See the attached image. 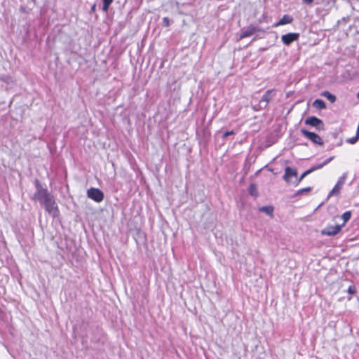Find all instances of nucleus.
<instances>
[{"instance_id": "423d86ee", "label": "nucleus", "mask_w": 359, "mask_h": 359, "mask_svg": "<svg viewBox=\"0 0 359 359\" xmlns=\"http://www.w3.org/2000/svg\"><path fill=\"white\" fill-rule=\"evenodd\" d=\"M305 123L315 127L317 130H323L324 123L323 121L316 116H309L305 120Z\"/></svg>"}, {"instance_id": "bb28decb", "label": "nucleus", "mask_w": 359, "mask_h": 359, "mask_svg": "<svg viewBox=\"0 0 359 359\" xmlns=\"http://www.w3.org/2000/svg\"><path fill=\"white\" fill-rule=\"evenodd\" d=\"M302 1L306 4H311L313 3V0H302Z\"/></svg>"}, {"instance_id": "4be33fe9", "label": "nucleus", "mask_w": 359, "mask_h": 359, "mask_svg": "<svg viewBox=\"0 0 359 359\" xmlns=\"http://www.w3.org/2000/svg\"><path fill=\"white\" fill-rule=\"evenodd\" d=\"M249 193L252 196H257V187L255 184H250L249 188Z\"/></svg>"}, {"instance_id": "f03ea898", "label": "nucleus", "mask_w": 359, "mask_h": 359, "mask_svg": "<svg viewBox=\"0 0 359 359\" xmlns=\"http://www.w3.org/2000/svg\"><path fill=\"white\" fill-rule=\"evenodd\" d=\"M42 204L44 205L46 210L53 217L59 215V210L55 201L53 196H50Z\"/></svg>"}, {"instance_id": "b1692460", "label": "nucleus", "mask_w": 359, "mask_h": 359, "mask_svg": "<svg viewBox=\"0 0 359 359\" xmlns=\"http://www.w3.org/2000/svg\"><path fill=\"white\" fill-rule=\"evenodd\" d=\"M163 26H165V27L170 26V20L168 17H164L163 18Z\"/></svg>"}, {"instance_id": "9b49d317", "label": "nucleus", "mask_w": 359, "mask_h": 359, "mask_svg": "<svg viewBox=\"0 0 359 359\" xmlns=\"http://www.w3.org/2000/svg\"><path fill=\"white\" fill-rule=\"evenodd\" d=\"M292 18L289 15H284L282 18L276 23V26L284 25L292 22Z\"/></svg>"}, {"instance_id": "5701e85b", "label": "nucleus", "mask_w": 359, "mask_h": 359, "mask_svg": "<svg viewBox=\"0 0 359 359\" xmlns=\"http://www.w3.org/2000/svg\"><path fill=\"white\" fill-rule=\"evenodd\" d=\"M311 190V188L310 187L298 190L297 194H304V193H308Z\"/></svg>"}, {"instance_id": "c85d7f7f", "label": "nucleus", "mask_w": 359, "mask_h": 359, "mask_svg": "<svg viewBox=\"0 0 359 359\" xmlns=\"http://www.w3.org/2000/svg\"><path fill=\"white\" fill-rule=\"evenodd\" d=\"M357 97H358L359 98V93H358V95H357Z\"/></svg>"}, {"instance_id": "393cba45", "label": "nucleus", "mask_w": 359, "mask_h": 359, "mask_svg": "<svg viewBox=\"0 0 359 359\" xmlns=\"http://www.w3.org/2000/svg\"><path fill=\"white\" fill-rule=\"evenodd\" d=\"M348 292L351 294H353L356 292L355 288L353 286H349L348 288Z\"/></svg>"}, {"instance_id": "a211bd4d", "label": "nucleus", "mask_w": 359, "mask_h": 359, "mask_svg": "<svg viewBox=\"0 0 359 359\" xmlns=\"http://www.w3.org/2000/svg\"><path fill=\"white\" fill-rule=\"evenodd\" d=\"M351 217V212L350 211L345 212L342 215L341 218L344 220V223L341 226H344L350 219Z\"/></svg>"}, {"instance_id": "cd10ccee", "label": "nucleus", "mask_w": 359, "mask_h": 359, "mask_svg": "<svg viewBox=\"0 0 359 359\" xmlns=\"http://www.w3.org/2000/svg\"><path fill=\"white\" fill-rule=\"evenodd\" d=\"M95 5L94 4L92 7H91V11H94L95 10Z\"/></svg>"}, {"instance_id": "6ab92c4d", "label": "nucleus", "mask_w": 359, "mask_h": 359, "mask_svg": "<svg viewBox=\"0 0 359 359\" xmlns=\"http://www.w3.org/2000/svg\"><path fill=\"white\" fill-rule=\"evenodd\" d=\"M114 0H102L103 1V7L102 11L107 12L109 9L110 4L113 2Z\"/></svg>"}, {"instance_id": "1a4fd4ad", "label": "nucleus", "mask_w": 359, "mask_h": 359, "mask_svg": "<svg viewBox=\"0 0 359 359\" xmlns=\"http://www.w3.org/2000/svg\"><path fill=\"white\" fill-rule=\"evenodd\" d=\"M299 37V34L298 33H288L281 36V41L285 45L289 46L292 42L297 41Z\"/></svg>"}, {"instance_id": "412c9836", "label": "nucleus", "mask_w": 359, "mask_h": 359, "mask_svg": "<svg viewBox=\"0 0 359 359\" xmlns=\"http://www.w3.org/2000/svg\"><path fill=\"white\" fill-rule=\"evenodd\" d=\"M347 177V173L344 172L338 180L337 184H340L343 187Z\"/></svg>"}, {"instance_id": "9d476101", "label": "nucleus", "mask_w": 359, "mask_h": 359, "mask_svg": "<svg viewBox=\"0 0 359 359\" xmlns=\"http://www.w3.org/2000/svg\"><path fill=\"white\" fill-rule=\"evenodd\" d=\"M256 32V29L254 27L250 26L245 30L243 31L240 38L243 39L245 37H248L254 34Z\"/></svg>"}, {"instance_id": "f257e3e1", "label": "nucleus", "mask_w": 359, "mask_h": 359, "mask_svg": "<svg viewBox=\"0 0 359 359\" xmlns=\"http://www.w3.org/2000/svg\"><path fill=\"white\" fill-rule=\"evenodd\" d=\"M35 186L36 188V191L33 196L34 200H37L42 203L44 201L46 200L48 197L52 196L48 191L47 189H44L42 187L41 183L38 180H35Z\"/></svg>"}, {"instance_id": "f8f14e48", "label": "nucleus", "mask_w": 359, "mask_h": 359, "mask_svg": "<svg viewBox=\"0 0 359 359\" xmlns=\"http://www.w3.org/2000/svg\"><path fill=\"white\" fill-rule=\"evenodd\" d=\"M334 159V156H332V157H330L329 158L326 159L324 162H323L322 163H320L314 167H312L311 168L309 169V170H311V173L317 170H319L320 168H322L323 166H325V165L328 164L330 161H332V160Z\"/></svg>"}, {"instance_id": "6e6552de", "label": "nucleus", "mask_w": 359, "mask_h": 359, "mask_svg": "<svg viewBox=\"0 0 359 359\" xmlns=\"http://www.w3.org/2000/svg\"><path fill=\"white\" fill-rule=\"evenodd\" d=\"M341 229V225L332 226L329 225L321 231V234L324 236H335Z\"/></svg>"}, {"instance_id": "a878e982", "label": "nucleus", "mask_w": 359, "mask_h": 359, "mask_svg": "<svg viewBox=\"0 0 359 359\" xmlns=\"http://www.w3.org/2000/svg\"><path fill=\"white\" fill-rule=\"evenodd\" d=\"M234 134V132L233 130H231V131H226L225 132L223 135H222V137L223 138H226V137H228L229 135H233Z\"/></svg>"}, {"instance_id": "7ed1b4c3", "label": "nucleus", "mask_w": 359, "mask_h": 359, "mask_svg": "<svg viewBox=\"0 0 359 359\" xmlns=\"http://www.w3.org/2000/svg\"><path fill=\"white\" fill-rule=\"evenodd\" d=\"M275 95V90H268L259 101L258 109H265Z\"/></svg>"}, {"instance_id": "2eb2a0df", "label": "nucleus", "mask_w": 359, "mask_h": 359, "mask_svg": "<svg viewBox=\"0 0 359 359\" xmlns=\"http://www.w3.org/2000/svg\"><path fill=\"white\" fill-rule=\"evenodd\" d=\"M311 173V170H306L304 172H303L302 174V175L300 176L299 178L297 177V176L296 177V179L294 180V182H293V184L295 185V186H297L300 182L306 177L308 175H309Z\"/></svg>"}, {"instance_id": "dca6fc26", "label": "nucleus", "mask_w": 359, "mask_h": 359, "mask_svg": "<svg viewBox=\"0 0 359 359\" xmlns=\"http://www.w3.org/2000/svg\"><path fill=\"white\" fill-rule=\"evenodd\" d=\"M321 95L326 97L332 103H334L336 101V96L330 93L329 91L323 92Z\"/></svg>"}, {"instance_id": "20e7f679", "label": "nucleus", "mask_w": 359, "mask_h": 359, "mask_svg": "<svg viewBox=\"0 0 359 359\" xmlns=\"http://www.w3.org/2000/svg\"><path fill=\"white\" fill-rule=\"evenodd\" d=\"M87 196L94 201L100 203L104 198V194L99 189L90 188L87 191Z\"/></svg>"}, {"instance_id": "39448f33", "label": "nucleus", "mask_w": 359, "mask_h": 359, "mask_svg": "<svg viewBox=\"0 0 359 359\" xmlns=\"http://www.w3.org/2000/svg\"><path fill=\"white\" fill-rule=\"evenodd\" d=\"M297 176V170L296 168L286 167L285 169V174L283 178L287 183L293 184L294 180L296 179Z\"/></svg>"}, {"instance_id": "4468645a", "label": "nucleus", "mask_w": 359, "mask_h": 359, "mask_svg": "<svg viewBox=\"0 0 359 359\" xmlns=\"http://www.w3.org/2000/svg\"><path fill=\"white\" fill-rule=\"evenodd\" d=\"M342 189V186L338 184H336L333 189L330 191L328 197L332 196H337L340 193L341 189Z\"/></svg>"}, {"instance_id": "aec40b11", "label": "nucleus", "mask_w": 359, "mask_h": 359, "mask_svg": "<svg viewBox=\"0 0 359 359\" xmlns=\"http://www.w3.org/2000/svg\"><path fill=\"white\" fill-rule=\"evenodd\" d=\"M359 140V133H356L355 136L351 138H348L346 140V142L351 144H355Z\"/></svg>"}, {"instance_id": "ddd939ff", "label": "nucleus", "mask_w": 359, "mask_h": 359, "mask_svg": "<svg viewBox=\"0 0 359 359\" xmlns=\"http://www.w3.org/2000/svg\"><path fill=\"white\" fill-rule=\"evenodd\" d=\"M313 107L318 109H324L326 108V104L323 100L317 99L313 102Z\"/></svg>"}, {"instance_id": "f3484780", "label": "nucleus", "mask_w": 359, "mask_h": 359, "mask_svg": "<svg viewBox=\"0 0 359 359\" xmlns=\"http://www.w3.org/2000/svg\"><path fill=\"white\" fill-rule=\"evenodd\" d=\"M259 211L271 216L273 214V208L271 206H262L259 208Z\"/></svg>"}, {"instance_id": "0eeeda50", "label": "nucleus", "mask_w": 359, "mask_h": 359, "mask_svg": "<svg viewBox=\"0 0 359 359\" xmlns=\"http://www.w3.org/2000/svg\"><path fill=\"white\" fill-rule=\"evenodd\" d=\"M301 133L313 143L319 145H322L323 144L321 137L318 135L312 132H309L306 129H302Z\"/></svg>"}]
</instances>
